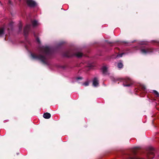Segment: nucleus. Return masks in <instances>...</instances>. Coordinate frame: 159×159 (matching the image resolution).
Returning a JSON list of instances; mask_svg holds the SVG:
<instances>
[{
  "label": "nucleus",
  "mask_w": 159,
  "mask_h": 159,
  "mask_svg": "<svg viewBox=\"0 0 159 159\" xmlns=\"http://www.w3.org/2000/svg\"><path fill=\"white\" fill-rule=\"evenodd\" d=\"M39 54L31 53V56L34 59L41 61L43 64L48 65L49 64L48 58L53 52V49L48 46H43L40 47L39 50Z\"/></svg>",
  "instance_id": "1"
},
{
  "label": "nucleus",
  "mask_w": 159,
  "mask_h": 159,
  "mask_svg": "<svg viewBox=\"0 0 159 159\" xmlns=\"http://www.w3.org/2000/svg\"><path fill=\"white\" fill-rule=\"evenodd\" d=\"M82 55L83 54L81 52L72 50L67 51L64 54L65 56L68 57L75 56L78 57H81Z\"/></svg>",
  "instance_id": "2"
},
{
  "label": "nucleus",
  "mask_w": 159,
  "mask_h": 159,
  "mask_svg": "<svg viewBox=\"0 0 159 159\" xmlns=\"http://www.w3.org/2000/svg\"><path fill=\"white\" fill-rule=\"evenodd\" d=\"M140 50L141 53L145 55L150 54L153 52V50L152 48L145 47H141Z\"/></svg>",
  "instance_id": "3"
},
{
  "label": "nucleus",
  "mask_w": 159,
  "mask_h": 159,
  "mask_svg": "<svg viewBox=\"0 0 159 159\" xmlns=\"http://www.w3.org/2000/svg\"><path fill=\"white\" fill-rule=\"evenodd\" d=\"M123 81L124 82L123 84L124 86L129 87L132 84V81L129 78H127L123 80Z\"/></svg>",
  "instance_id": "4"
},
{
  "label": "nucleus",
  "mask_w": 159,
  "mask_h": 159,
  "mask_svg": "<svg viewBox=\"0 0 159 159\" xmlns=\"http://www.w3.org/2000/svg\"><path fill=\"white\" fill-rule=\"evenodd\" d=\"M27 5L30 7H34L36 5V3L33 0H24Z\"/></svg>",
  "instance_id": "5"
},
{
  "label": "nucleus",
  "mask_w": 159,
  "mask_h": 159,
  "mask_svg": "<svg viewBox=\"0 0 159 159\" xmlns=\"http://www.w3.org/2000/svg\"><path fill=\"white\" fill-rule=\"evenodd\" d=\"M31 26L30 25H27L24 28V32L25 36H26L28 34Z\"/></svg>",
  "instance_id": "6"
},
{
  "label": "nucleus",
  "mask_w": 159,
  "mask_h": 159,
  "mask_svg": "<svg viewBox=\"0 0 159 159\" xmlns=\"http://www.w3.org/2000/svg\"><path fill=\"white\" fill-rule=\"evenodd\" d=\"M93 84L94 86L97 87L99 84L98 81L96 78H94L93 81Z\"/></svg>",
  "instance_id": "7"
},
{
  "label": "nucleus",
  "mask_w": 159,
  "mask_h": 159,
  "mask_svg": "<svg viewBox=\"0 0 159 159\" xmlns=\"http://www.w3.org/2000/svg\"><path fill=\"white\" fill-rule=\"evenodd\" d=\"M107 67L106 66H103L102 67V70L104 74L106 75L107 74Z\"/></svg>",
  "instance_id": "8"
},
{
  "label": "nucleus",
  "mask_w": 159,
  "mask_h": 159,
  "mask_svg": "<svg viewBox=\"0 0 159 159\" xmlns=\"http://www.w3.org/2000/svg\"><path fill=\"white\" fill-rule=\"evenodd\" d=\"M5 30V28L4 27H3L0 28V37L4 35V30Z\"/></svg>",
  "instance_id": "9"
},
{
  "label": "nucleus",
  "mask_w": 159,
  "mask_h": 159,
  "mask_svg": "<svg viewBox=\"0 0 159 159\" xmlns=\"http://www.w3.org/2000/svg\"><path fill=\"white\" fill-rule=\"evenodd\" d=\"M43 117L45 119H49L51 117V115L49 113H44L43 115Z\"/></svg>",
  "instance_id": "10"
},
{
  "label": "nucleus",
  "mask_w": 159,
  "mask_h": 159,
  "mask_svg": "<svg viewBox=\"0 0 159 159\" xmlns=\"http://www.w3.org/2000/svg\"><path fill=\"white\" fill-rule=\"evenodd\" d=\"M31 22L33 27H35L39 25V23L35 20L32 21Z\"/></svg>",
  "instance_id": "11"
},
{
  "label": "nucleus",
  "mask_w": 159,
  "mask_h": 159,
  "mask_svg": "<svg viewBox=\"0 0 159 159\" xmlns=\"http://www.w3.org/2000/svg\"><path fill=\"white\" fill-rule=\"evenodd\" d=\"M152 93L155 94V95L157 97H159V94L158 93L156 90H152Z\"/></svg>",
  "instance_id": "12"
},
{
  "label": "nucleus",
  "mask_w": 159,
  "mask_h": 159,
  "mask_svg": "<svg viewBox=\"0 0 159 159\" xmlns=\"http://www.w3.org/2000/svg\"><path fill=\"white\" fill-rule=\"evenodd\" d=\"M123 65L121 63H119L118 64V67L119 68H121L123 67Z\"/></svg>",
  "instance_id": "13"
},
{
  "label": "nucleus",
  "mask_w": 159,
  "mask_h": 159,
  "mask_svg": "<svg viewBox=\"0 0 159 159\" xmlns=\"http://www.w3.org/2000/svg\"><path fill=\"white\" fill-rule=\"evenodd\" d=\"M141 88L143 91H146V89L145 86L144 85H142L141 86Z\"/></svg>",
  "instance_id": "14"
},
{
  "label": "nucleus",
  "mask_w": 159,
  "mask_h": 159,
  "mask_svg": "<svg viewBox=\"0 0 159 159\" xmlns=\"http://www.w3.org/2000/svg\"><path fill=\"white\" fill-rule=\"evenodd\" d=\"M124 54V53H122L120 54H117L116 56V57H121Z\"/></svg>",
  "instance_id": "15"
},
{
  "label": "nucleus",
  "mask_w": 159,
  "mask_h": 159,
  "mask_svg": "<svg viewBox=\"0 0 159 159\" xmlns=\"http://www.w3.org/2000/svg\"><path fill=\"white\" fill-rule=\"evenodd\" d=\"M89 83L88 82H86L84 83L83 85L85 86H87L89 85Z\"/></svg>",
  "instance_id": "16"
},
{
  "label": "nucleus",
  "mask_w": 159,
  "mask_h": 159,
  "mask_svg": "<svg viewBox=\"0 0 159 159\" xmlns=\"http://www.w3.org/2000/svg\"><path fill=\"white\" fill-rule=\"evenodd\" d=\"M129 159H139V158H138L136 157H133V158H130Z\"/></svg>",
  "instance_id": "17"
},
{
  "label": "nucleus",
  "mask_w": 159,
  "mask_h": 159,
  "mask_svg": "<svg viewBox=\"0 0 159 159\" xmlns=\"http://www.w3.org/2000/svg\"><path fill=\"white\" fill-rule=\"evenodd\" d=\"M36 40H37V42L38 43H40V40H39V39L38 38H37Z\"/></svg>",
  "instance_id": "18"
},
{
  "label": "nucleus",
  "mask_w": 159,
  "mask_h": 159,
  "mask_svg": "<svg viewBox=\"0 0 159 159\" xmlns=\"http://www.w3.org/2000/svg\"><path fill=\"white\" fill-rule=\"evenodd\" d=\"M19 28L20 30H21L22 28V26L21 25L19 27Z\"/></svg>",
  "instance_id": "19"
},
{
  "label": "nucleus",
  "mask_w": 159,
  "mask_h": 159,
  "mask_svg": "<svg viewBox=\"0 0 159 159\" xmlns=\"http://www.w3.org/2000/svg\"><path fill=\"white\" fill-rule=\"evenodd\" d=\"M82 79V78L81 77H78V78H77V80H78L79 79H81V80Z\"/></svg>",
  "instance_id": "20"
},
{
  "label": "nucleus",
  "mask_w": 159,
  "mask_h": 159,
  "mask_svg": "<svg viewBox=\"0 0 159 159\" xmlns=\"http://www.w3.org/2000/svg\"><path fill=\"white\" fill-rule=\"evenodd\" d=\"M89 68H90V69H91V68H92V66H89Z\"/></svg>",
  "instance_id": "21"
},
{
  "label": "nucleus",
  "mask_w": 159,
  "mask_h": 159,
  "mask_svg": "<svg viewBox=\"0 0 159 159\" xmlns=\"http://www.w3.org/2000/svg\"><path fill=\"white\" fill-rule=\"evenodd\" d=\"M9 26H11H11H12V24H10L9 25Z\"/></svg>",
  "instance_id": "22"
},
{
  "label": "nucleus",
  "mask_w": 159,
  "mask_h": 159,
  "mask_svg": "<svg viewBox=\"0 0 159 159\" xmlns=\"http://www.w3.org/2000/svg\"><path fill=\"white\" fill-rule=\"evenodd\" d=\"M141 44H145V43H142Z\"/></svg>",
  "instance_id": "23"
},
{
  "label": "nucleus",
  "mask_w": 159,
  "mask_h": 159,
  "mask_svg": "<svg viewBox=\"0 0 159 159\" xmlns=\"http://www.w3.org/2000/svg\"><path fill=\"white\" fill-rule=\"evenodd\" d=\"M20 0V1H21V0Z\"/></svg>",
  "instance_id": "24"
}]
</instances>
